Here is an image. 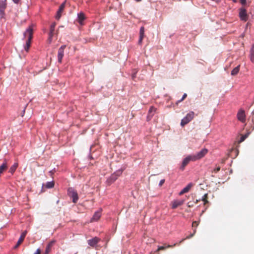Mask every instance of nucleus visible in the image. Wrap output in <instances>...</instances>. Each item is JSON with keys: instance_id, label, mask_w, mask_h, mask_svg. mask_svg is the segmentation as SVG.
I'll use <instances>...</instances> for the list:
<instances>
[{"instance_id": "f257e3e1", "label": "nucleus", "mask_w": 254, "mask_h": 254, "mask_svg": "<svg viewBox=\"0 0 254 254\" xmlns=\"http://www.w3.org/2000/svg\"><path fill=\"white\" fill-rule=\"evenodd\" d=\"M33 25H30L25 30V31L23 33V39H27L26 40V43L24 46V48L26 51H28L32 39L33 38Z\"/></svg>"}, {"instance_id": "f03ea898", "label": "nucleus", "mask_w": 254, "mask_h": 254, "mask_svg": "<svg viewBox=\"0 0 254 254\" xmlns=\"http://www.w3.org/2000/svg\"><path fill=\"white\" fill-rule=\"evenodd\" d=\"M67 194L68 197L72 199V201L76 203L78 199V195L77 191L73 188H69L67 190Z\"/></svg>"}, {"instance_id": "7ed1b4c3", "label": "nucleus", "mask_w": 254, "mask_h": 254, "mask_svg": "<svg viewBox=\"0 0 254 254\" xmlns=\"http://www.w3.org/2000/svg\"><path fill=\"white\" fill-rule=\"evenodd\" d=\"M194 117V113L192 111L189 112L187 115L182 120L181 125L184 127L186 125L190 122Z\"/></svg>"}, {"instance_id": "20e7f679", "label": "nucleus", "mask_w": 254, "mask_h": 254, "mask_svg": "<svg viewBox=\"0 0 254 254\" xmlns=\"http://www.w3.org/2000/svg\"><path fill=\"white\" fill-rule=\"evenodd\" d=\"M122 171L119 170L112 174L107 181V182L108 183V185H110L113 183H114L122 174Z\"/></svg>"}, {"instance_id": "39448f33", "label": "nucleus", "mask_w": 254, "mask_h": 254, "mask_svg": "<svg viewBox=\"0 0 254 254\" xmlns=\"http://www.w3.org/2000/svg\"><path fill=\"white\" fill-rule=\"evenodd\" d=\"M207 152L208 150L206 148H203L196 154L192 155V156L193 158V160L196 161L203 157L207 153Z\"/></svg>"}, {"instance_id": "423d86ee", "label": "nucleus", "mask_w": 254, "mask_h": 254, "mask_svg": "<svg viewBox=\"0 0 254 254\" xmlns=\"http://www.w3.org/2000/svg\"><path fill=\"white\" fill-rule=\"evenodd\" d=\"M194 161L195 160H193V158L192 155H189L187 156L186 158H185L181 166L180 167V170H184L185 167L189 164V163L190 161Z\"/></svg>"}, {"instance_id": "0eeeda50", "label": "nucleus", "mask_w": 254, "mask_h": 254, "mask_svg": "<svg viewBox=\"0 0 254 254\" xmlns=\"http://www.w3.org/2000/svg\"><path fill=\"white\" fill-rule=\"evenodd\" d=\"M6 0H0V17L3 18L5 13L4 11L6 7Z\"/></svg>"}, {"instance_id": "6e6552de", "label": "nucleus", "mask_w": 254, "mask_h": 254, "mask_svg": "<svg viewBox=\"0 0 254 254\" xmlns=\"http://www.w3.org/2000/svg\"><path fill=\"white\" fill-rule=\"evenodd\" d=\"M237 118L239 121L242 123H244L246 121V115L245 111L243 110H240L237 113Z\"/></svg>"}, {"instance_id": "1a4fd4ad", "label": "nucleus", "mask_w": 254, "mask_h": 254, "mask_svg": "<svg viewBox=\"0 0 254 254\" xmlns=\"http://www.w3.org/2000/svg\"><path fill=\"white\" fill-rule=\"evenodd\" d=\"M100 241V239L95 237L87 241L88 244L92 247H95Z\"/></svg>"}, {"instance_id": "9d476101", "label": "nucleus", "mask_w": 254, "mask_h": 254, "mask_svg": "<svg viewBox=\"0 0 254 254\" xmlns=\"http://www.w3.org/2000/svg\"><path fill=\"white\" fill-rule=\"evenodd\" d=\"M184 200H174L171 202V206L173 209H175L179 206L183 205Z\"/></svg>"}, {"instance_id": "9b49d317", "label": "nucleus", "mask_w": 254, "mask_h": 254, "mask_svg": "<svg viewBox=\"0 0 254 254\" xmlns=\"http://www.w3.org/2000/svg\"><path fill=\"white\" fill-rule=\"evenodd\" d=\"M156 108H155L154 107L151 106L150 107V109L148 111V114L147 117V120L148 121H150L152 119L154 114L156 113Z\"/></svg>"}, {"instance_id": "f8f14e48", "label": "nucleus", "mask_w": 254, "mask_h": 254, "mask_svg": "<svg viewBox=\"0 0 254 254\" xmlns=\"http://www.w3.org/2000/svg\"><path fill=\"white\" fill-rule=\"evenodd\" d=\"M239 15L240 18L245 21H246L248 19V15L247 14V11L244 8H241L239 12Z\"/></svg>"}, {"instance_id": "ddd939ff", "label": "nucleus", "mask_w": 254, "mask_h": 254, "mask_svg": "<svg viewBox=\"0 0 254 254\" xmlns=\"http://www.w3.org/2000/svg\"><path fill=\"white\" fill-rule=\"evenodd\" d=\"M54 181H50V182H47L45 184H43L41 189V191L43 192L45 190H44V188L46 189H52L54 187Z\"/></svg>"}, {"instance_id": "4468645a", "label": "nucleus", "mask_w": 254, "mask_h": 254, "mask_svg": "<svg viewBox=\"0 0 254 254\" xmlns=\"http://www.w3.org/2000/svg\"><path fill=\"white\" fill-rule=\"evenodd\" d=\"M26 234H27L26 231H24L22 233V234H21V235L18 239L17 244L14 246L15 249L18 248V246H19V245L23 241Z\"/></svg>"}, {"instance_id": "2eb2a0df", "label": "nucleus", "mask_w": 254, "mask_h": 254, "mask_svg": "<svg viewBox=\"0 0 254 254\" xmlns=\"http://www.w3.org/2000/svg\"><path fill=\"white\" fill-rule=\"evenodd\" d=\"M64 56V45L61 46L58 52V62L60 63L62 62L63 57Z\"/></svg>"}, {"instance_id": "dca6fc26", "label": "nucleus", "mask_w": 254, "mask_h": 254, "mask_svg": "<svg viewBox=\"0 0 254 254\" xmlns=\"http://www.w3.org/2000/svg\"><path fill=\"white\" fill-rule=\"evenodd\" d=\"M144 36V27L142 26L140 28L139 30V38L138 40V44H141L142 40Z\"/></svg>"}, {"instance_id": "f3484780", "label": "nucleus", "mask_w": 254, "mask_h": 254, "mask_svg": "<svg viewBox=\"0 0 254 254\" xmlns=\"http://www.w3.org/2000/svg\"><path fill=\"white\" fill-rule=\"evenodd\" d=\"M56 25V24L55 22H53L51 25L50 29V32H49V39L50 41L51 40L52 38L53 37V35L54 34V31H55V28Z\"/></svg>"}, {"instance_id": "a211bd4d", "label": "nucleus", "mask_w": 254, "mask_h": 254, "mask_svg": "<svg viewBox=\"0 0 254 254\" xmlns=\"http://www.w3.org/2000/svg\"><path fill=\"white\" fill-rule=\"evenodd\" d=\"M85 18V17L84 13L82 12H80L78 14L77 21L80 25H83V22Z\"/></svg>"}, {"instance_id": "6ab92c4d", "label": "nucleus", "mask_w": 254, "mask_h": 254, "mask_svg": "<svg viewBox=\"0 0 254 254\" xmlns=\"http://www.w3.org/2000/svg\"><path fill=\"white\" fill-rule=\"evenodd\" d=\"M63 10H64V2L61 3V4L60 6V8L59 9V10L57 11V14L55 16V18L56 19L59 20L60 18V17L62 16L61 12L63 11Z\"/></svg>"}, {"instance_id": "aec40b11", "label": "nucleus", "mask_w": 254, "mask_h": 254, "mask_svg": "<svg viewBox=\"0 0 254 254\" xmlns=\"http://www.w3.org/2000/svg\"><path fill=\"white\" fill-rule=\"evenodd\" d=\"M100 217H101V212L100 211L96 212L94 214V215L91 219V222L98 221L100 219Z\"/></svg>"}, {"instance_id": "412c9836", "label": "nucleus", "mask_w": 254, "mask_h": 254, "mask_svg": "<svg viewBox=\"0 0 254 254\" xmlns=\"http://www.w3.org/2000/svg\"><path fill=\"white\" fill-rule=\"evenodd\" d=\"M54 243V241H51L46 246L44 254H49L51 251L52 247Z\"/></svg>"}, {"instance_id": "4be33fe9", "label": "nucleus", "mask_w": 254, "mask_h": 254, "mask_svg": "<svg viewBox=\"0 0 254 254\" xmlns=\"http://www.w3.org/2000/svg\"><path fill=\"white\" fill-rule=\"evenodd\" d=\"M177 245H178V244L176 243V244H174L173 245H168L166 246H159L157 250V252H159V251H161V250H164L166 248H173L174 247L176 246Z\"/></svg>"}, {"instance_id": "5701e85b", "label": "nucleus", "mask_w": 254, "mask_h": 254, "mask_svg": "<svg viewBox=\"0 0 254 254\" xmlns=\"http://www.w3.org/2000/svg\"><path fill=\"white\" fill-rule=\"evenodd\" d=\"M18 167V163H14L12 166L10 167V168L9 169V172L11 174H13L15 170H16L17 168Z\"/></svg>"}, {"instance_id": "b1692460", "label": "nucleus", "mask_w": 254, "mask_h": 254, "mask_svg": "<svg viewBox=\"0 0 254 254\" xmlns=\"http://www.w3.org/2000/svg\"><path fill=\"white\" fill-rule=\"evenodd\" d=\"M250 59L252 62L254 63V45L252 46L250 51Z\"/></svg>"}, {"instance_id": "393cba45", "label": "nucleus", "mask_w": 254, "mask_h": 254, "mask_svg": "<svg viewBox=\"0 0 254 254\" xmlns=\"http://www.w3.org/2000/svg\"><path fill=\"white\" fill-rule=\"evenodd\" d=\"M196 229H194V231H193V233L192 234H191L190 235L187 236L186 238H184L183 239H182L181 241H180V242L179 243V244H178V245H180L182 243H183L185 240L186 239H190V238L192 237L195 234V233H196Z\"/></svg>"}, {"instance_id": "a878e982", "label": "nucleus", "mask_w": 254, "mask_h": 254, "mask_svg": "<svg viewBox=\"0 0 254 254\" xmlns=\"http://www.w3.org/2000/svg\"><path fill=\"white\" fill-rule=\"evenodd\" d=\"M240 70V65H238L235 67L231 71L232 75H236L239 72Z\"/></svg>"}, {"instance_id": "bb28decb", "label": "nucleus", "mask_w": 254, "mask_h": 254, "mask_svg": "<svg viewBox=\"0 0 254 254\" xmlns=\"http://www.w3.org/2000/svg\"><path fill=\"white\" fill-rule=\"evenodd\" d=\"M193 186V184L191 183H189L185 188L183 190L186 192H188Z\"/></svg>"}, {"instance_id": "cd10ccee", "label": "nucleus", "mask_w": 254, "mask_h": 254, "mask_svg": "<svg viewBox=\"0 0 254 254\" xmlns=\"http://www.w3.org/2000/svg\"><path fill=\"white\" fill-rule=\"evenodd\" d=\"M204 202V204L205 205L206 203H208V194L205 193L202 197L201 199Z\"/></svg>"}, {"instance_id": "c85d7f7f", "label": "nucleus", "mask_w": 254, "mask_h": 254, "mask_svg": "<svg viewBox=\"0 0 254 254\" xmlns=\"http://www.w3.org/2000/svg\"><path fill=\"white\" fill-rule=\"evenodd\" d=\"M187 94L186 93H185L183 95L182 99L178 101L177 104H178V103H180V102L183 101L187 97Z\"/></svg>"}, {"instance_id": "c756f323", "label": "nucleus", "mask_w": 254, "mask_h": 254, "mask_svg": "<svg viewBox=\"0 0 254 254\" xmlns=\"http://www.w3.org/2000/svg\"><path fill=\"white\" fill-rule=\"evenodd\" d=\"M198 224H199V222L198 221H193L192 222V227H197L198 225Z\"/></svg>"}, {"instance_id": "7c9ffc66", "label": "nucleus", "mask_w": 254, "mask_h": 254, "mask_svg": "<svg viewBox=\"0 0 254 254\" xmlns=\"http://www.w3.org/2000/svg\"><path fill=\"white\" fill-rule=\"evenodd\" d=\"M193 203H194V202H191V201H189L188 203V206L189 207H192L193 206Z\"/></svg>"}, {"instance_id": "2f4dec72", "label": "nucleus", "mask_w": 254, "mask_h": 254, "mask_svg": "<svg viewBox=\"0 0 254 254\" xmlns=\"http://www.w3.org/2000/svg\"><path fill=\"white\" fill-rule=\"evenodd\" d=\"M220 170V167H216V168H215L213 170V171L215 172V173H217L218 171H219Z\"/></svg>"}, {"instance_id": "473e14b6", "label": "nucleus", "mask_w": 254, "mask_h": 254, "mask_svg": "<svg viewBox=\"0 0 254 254\" xmlns=\"http://www.w3.org/2000/svg\"><path fill=\"white\" fill-rule=\"evenodd\" d=\"M246 139V137L244 136V135H243L242 136H241V138H240V142H243L245 140V139Z\"/></svg>"}, {"instance_id": "72a5a7b5", "label": "nucleus", "mask_w": 254, "mask_h": 254, "mask_svg": "<svg viewBox=\"0 0 254 254\" xmlns=\"http://www.w3.org/2000/svg\"><path fill=\"white\" fill-rule=\"evenodd\" d=\"M165 182V180L163 179V180H161L160 182H159V185L160 186H161Z\"/></svg>"}, {"instance_id": "f704fd0d", "label": "nucleus", "mask_w": 254, "mask_h": 254, "mask_svg": "<svg viewBox=\"0 0 254 254\" xmlns=\"http://www.w3.org/2000/svg\"><path fill=\"white\" fill-rule=\"evenodd\" d=\"M41 254V250L40 249H38L36 252L34 253V254Z\"/></svg>"}, {"instance_id": "c9c22d12", "label": "nucleus", "mask_w": 254, "mask_h": 254, "mask_svg": "<svg viewBox=\"0 0 254 254\" xmlns=\"http://www.w3.org/2000/svg\"><path fill=\"white\" fill-rule=\"evenodd\" d=\"M240 2L243 4L245 5L246 4V0H240Z\"/></svg>"}, {"instance_id": "e433bc0d", "label": "nucleus", "mask_w": 254, "mask_h": 254, "mask_svg": "<svg viewBox=\"0 0 254 254\" xmlns=\"http://www.w3.org/2000/svg\"><path fill=\"white\" fill-rule=\"evenodd\" d=\"M186 192L184 190H182L180 192H179V195H183V194L185 193Z\"/></svg>"}, {"instance_id": "4c0bfd02", "label": "nucleus", "mask_w": 254, "mask_h": 254, "mask_svg": "<svg viewBox=\"0 0 254 254\" xmlns=\"http://www.w3.org/2000/svg\"><path fill=\"white\" fill-rule=\"evenodd\" d=\"M131 77H132V79H134L136 77V72L133 73L132 74Z\"/></svg>"}, {"instance_id": "58836bf2", "label": "nucleus", "mask_w": 254, "mask_h": 254, "mask_svg": "<svg viewBox=\"0 0 254 254\" xmlns=\"http://www.w3.org/2000/svg\"><path fill=\"white\" fill-rule=\"evenodd\" d=\"M25 108H26V107L24 108V109L23 110L22 113H21V116L22 117H23L24 115V113H25Z\"/></svg>"}, {"instance_id": "ea45409f", "label": "nucleus", "mask_w": 254, "mask_h": 254, "mask_svg": "<svg viewBox=\"0 0 254 254\" xmlns=\"http://www.w3.org/2000/svg\"><path fill=\"white\" fill-rule=\"evenodd\" d=\"M55 172V169L53 170H51L49 171V173L51 175H52L54 172Z\"/></svg>"}, {"instance_id": "a19ab883", "label": "nucleus", "mask_w": 254, "mask_h": 254, "mask_svg": "<svg viewBox=\"0 0 254 254\" xmlns=\"http://www.w3.org/2000/svg\"><path fill=\"white\" fill-rule=\"evenodd\" d=\"M12 0L13 1L14 3H16V4L18 3L20 1V0Z\"/></svg>"}, {"instance_id": "79ce46f5", "label": "nucleus", "mask_w": 254, "mask_h": 254, "mask_svg": "<svg viewBox=\"0 0 254 254\" xmlns=\"http://www.w3.org/2000/svg\"><path fill=\"white\" fill-rule=\"evenodd\" d=\"M200 201V200H197V199H196V200L194 202V204H196V203H198V201Z\"/></svg>"}, {"instance_id": "37998d69", "label": "nucleus", "mask_w": 254, "mask_h": 254, "mask_svg": "<svg viewBox=\"0 0 254 254\" xmlns=\"http://www.w3.org/2000/svg\"><path fill=\"white\" fill-rule=\"evenodd\" d=\"M137 1H140L141 0H135Z\"/></svg>"}, {"instance_id": "c03bdc74", "label": "nucleus", "mask_w": 254, "mask_h": 254, "mask_svg": "<svg viewBox=\"0 0 254 254\" xmlns=\"http://www.w3.org/2000/svg\"><path fill=\"white\" fill-rule=\"evenodd\" d=\"M244 136L246 137V138L247 137V135H244Z\"/></svg>"}]
</instances>
